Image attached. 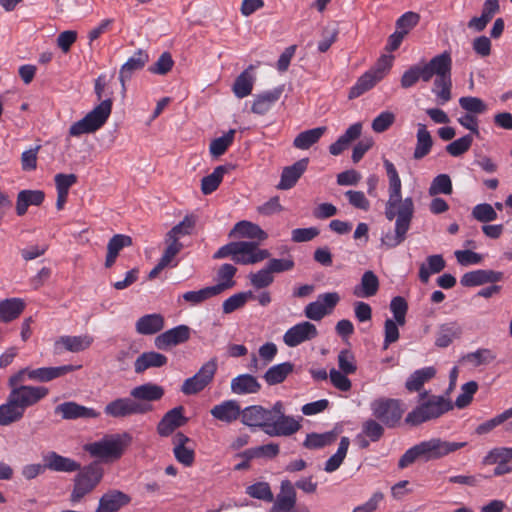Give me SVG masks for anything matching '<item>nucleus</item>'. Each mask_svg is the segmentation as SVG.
Wrapping results in <instances>:
<instances>
[{"label":"nucleus","instance_id":"f257e3e1","mask_svg":"<svg viewBox=\"0 0 512 512\" xmlns=\"http://www.w3.org/2000/svg\"><path fill=\"white\" fill-rule=\"evenodd\" d=\"M383 163L389 180V198L385 206V216L389 221L396 218V222L395 232L386 233L381 238V242L388 248H394L406 238L414 213V203L411 197L402 199L401 179L394 164L387 159Z\"/></svg>","mask_w":512,"mask_h":512},{"label":"nucleus","instance_id":"f03ea898","mask_svg":"<svg viewBox=\"0 0 512 512\" xmlns=\"http://www.w3.org/2000/svg\"><path fill=\"white\" fill-rule=\"evenodd\" d=\"M434 79L433 92L442 100H448V51L433 57L427 63L411 66L401 77L402 88H410L419 80L429 82Z\"/></svg>","mask_w":512,"mask_h":512},{"label":"nucleus","instance_id":"7ed1b4c3","mask_svg":"<svg viewBox=\"0 0 512 512\" xmlns=\"http://www.w3.org/2000/svg\"><path fill=\"white\" fill-rule=\"evenodd\" d=\"M106 87L105 75H100L95 80V94L101 102L82 119L73 123L69 128L71 137H79L83 134H91L99 130L107 122L112 112V99L102 100L104 89Z\"/></svg>","mask_w":512,"mask_h":512},{"label":"nucleus","instance_id":"20e7f679","mask_svg":"<svg viewBox=\"0 0 512 512\" xmlns=\"http://www.w3.org/2000/svg\"><path fill=\"white\" fill-rule=\"evenodd\" d=\"M131 442L132 436L127 432L109 434L98 441L86 444L84 450L92 457L110 463L120 459Z\"/></svg>","mask_w":512,"mask_h":512},{"label":"nucleus","instance_id":"39448f33","mask_svg":"<svg viewBox=\"0 0 512 512\" xmlns=\"http://www.w3.org/2000/svg\"><path fill=\"white\" fill-rule=\"evenodd\" d=\"M420 401V405L406 416V423L418 425L436 418L448 410V403L441 396L428 395L425 392L420 395Z\"/></svg>","mask_w":512,"mask_h":512},{"label":"nucleus","instance_id":"423d86ee","mask_svg":"<svg viewBox=\"0 0 512 512\" xmlns=\"http://www.w3.org/2000/svg\"><path fill=\"white\" fill-rule=\"evenodd\" d=\"M372 415L388 428L396 427L405 412L400 400L392 398H378L371 402Z\"/></svg>","mask_w":512,"mask_h":512},{"label":"nucleus","instance_id":"0eeeda50","mask_svg":"<svg viewBox=\"0 0 512 512\" xmlns=\"http://www.w3.org/2000/svg\"><path fill=\"white\" fill-rule=\"evenodd\" d=\"M103 477L102 468L96 464H90L85 467L74 480V487L70 495V501L73 504L80 502L87 494L92 492L100 483Z\"/></svg>","mask_w":512,"mask_h":512},{"label":"nucleus","instance_id":"6e6552de","mask_svg":"<svg viewBox=\"0 0 512 512\" xmlns=\"http://www.w3.org/2000/svg\"><path fill=\"white\" fill-rule=\"evenodd\" d=\"M301 425L291 416H286L283 404L277 401L272 407V413L265 433L269 436H290L300 429Z\"/></svg>","mask_w":512,"mask_h":512},{"label":"nucleus","instance_id":"1a4fd4ad","mask_svg":"<svg viewBox=\"0 0 512 512\" xmlns=\"http://www.w3.org/2000/svg\"><path fill=\"white\" fill-rule=\"evenodd\" d=\"M217 367L216 359L204 363L195 375L184 380L181 392L185 395H195L204 390L213 381Z\"/></svg>","mask_w":512,"mask_h":512},{"label":"nucleus","instance_id":"9d476101","mask_svg":"<svg viewBox=\"0 0 512 512\" xmlns=\"http://www.w3.org/2000/svg\"><path fill=\"white\" fill-rule=\"evenodd\" d=\"M152 410L151 404L135 401L134 398L122 397L108 403L104 412L113 418H125L131 415L145 414Z\"/></svg>","mask_w":512,"mask_h":512},{"label":"nucleus","instance_id":"9b49d317","mask_svg":"<svg viewBox=\"0 0 512 512\" xmlns=\"http://www.w3.org/2000/svg\"><path fill=\"white\" fill-rule=\"evenodd\" d=\"M49 393L48 388L44 386H21L10 390L8 394L11 403L16 404L24 412L45 398Z\"/></svg>","mask_w":512,"mask_h":512},{"label":"nucleus","instance_id":"f8f14e48","mask_svg":"<svg viewBox=\"0 0 512 512\" xmlns=\"http://www.w3.org/2000/svg\"><path fill=\"white\" fill-rule=\"evenodd\" d=\"M318 336V330L314 324L308 321L300 322L289 328L284 336L283 342L288 347H296L303 342L310 341Z\"/></svg>","mask_w":512,"mask_h":512},{"label":"nucleus","instance_id":"ddd939ff","mask_svg":"<svg viewBox=\"0 0 512 512\" xmlns=\"http://www.w3.org/2000/svg\"><path fill=\"white\" fill-rule=\"evenodd\" d=\"M295 505L296 491L294 485L289 480H283L280 485V492L276 495L269 512H300L294 510ZM301 512H307V510Z\"/></svg>","mask_w":512,"mask_h":512},{"label":"nucleus","instance_id":"4468645a","mask_svg":"<svg viewBox=\"0 0 512 512\" xmlns=\"http://www.w3.org/2000/svg\"><path fill=\"white\" fill-rule=\"evenodd\" d=\"M191 329L186 325H179L169 329L155 338V346L160 350H167L173 346L189 340Z\"/></svg>","mask_w":512,"mask_h":512},{"label":"nucleus","instance_id":"2eb2a0df","mask_svg":"<svg viewBox=\"0 0 512 512\" xmlns=\"http://www.w3.org/2000/svg\"><path fill=\"white\" fill-rule=\"evenodd\" d=\"M149 62V55L147 51L138 49L128 60L121 66L119 71V81L122 90H126V82L129 81L133 74L142 70Z\"/></svg>","mask_w":512,"mask_h":512},{"label":"nucleus","instance_id":"dca6fc26","mask_svg":"<svg viewBox=\"0 0 512 512\" xmlns=\"http://www.w3.org/2000/svg\"><path fill=\"white\" fill-rule=\"evenodd\" d=\"M271 409H265L259 405H253L241 410V421L249 427H260L265 432L269 425Z\"/></svg>","mask_w":512,"mask_h":512},{"label":"nucleus","instance_id":"f3484780","mask_svg":"<svg viewBox=\"0 0 512 512\" xmlns=\"http://www.w3.org/2000/svg\"><path fill=\"white\" fill-rule=\"evenodd\" d=\"M183 411V406H177L169 410L157 425L158 434L167 437L172 434L175 429L185 424L186 418L183 416Z\"/></svg>","mask_w":512,"mask_h":512},{"label":"nucleus","instance_id":"a211bd4d","mask_svg":"<svg viewBox=\"0 0 512 512\" xmlns=\"http://www.w3.org/2000/svg\"><path fill=\"white\" fill-rule=\"evenodd\" d=\"M502 278V272L479 269L465 273L462 276L460 283L464 287H474L486 283H496L502 280Z\"/></svg>","mask_w":512,"mask_h":512},{"label":"nucleus","instance_id":"6ab92c4d","mask_svg":"<svg viewBox=\"0 0 512 512\" xmlns=\"http://www.w3.org/2000/svg\"><path fill=\"white\" fill-rule=\"evenodd\" d=\"M308 158H303L295 162L291 166H287L283 169L280 182L277 188L280 190H288L295 186L297 181L303 175L308 167Z\"/></svg>","mask_w":512,"mask_h":512},{"label":"nucleus","instance_id":"aec40b11","mask_svg":"<svg viewBox=\"0 0 512 512\" xmlns=\"http://www.w3.org/2000/svg\"><path fill=\"white\" fill-rule=\"evenodd\" d=\"M55 414L63 419L72 420L78 418H97L99 413L92 408L82 406L76 402L69 401L55 407Z\"/></svg>","mask_w":512,"mask_h":512},{"label":"nucleus","instance_id":"412c9836","mask_svg":"<svg viewBox=\"0 0 512 512\" xmlns=\"http://www.w3.org/2000/svg\"><path fill=\"white\" fill-rule=\"evenodd\" d=\"M43 461L45 462L46 469L55 471V472H65L71 473L80 470V463L75 460L64 457L54 451H50L43 456Z\"/></svg>","mask_w":512,"mask_h":512},{"label":"nucleus","instance_id":"4be33fe9","mask_svg":"<svg viewBox=\"0 0 512 512\" xmlns=\"http://www.w3.org/2000/svg\"><path fill=\"white\" fill-rule=\"evenodd\" d=\"M415 446L420 460L425 462L439 459L448 454V443L439 439L423 441Z\"/></svg>","mask_w":512,"mask_h":512},{"label":"nucleus","instance_id":"5701e85b","mask_svg":"<svg viewBox=\"0 0 512 512\" xmlns=\"http://www.w3.org/2000/svg\"><path fill=\"white\" fill-rule=\"evenodd\" d=\"M191 443V439L182 432H178L173 437V453L177 461L184 466H191L194 463V449L187 444Z\"/></svg>","mask_w":512,"mask_h":512},{"label":"nucleus","instance_id":"b1692460","mask_svg":"<svg viewBox=\"0 0 512 512\" xmlns=\"http://www.w3.org/2000/svg\"><path fill=\"white\" fill-rule=\"evenodd\" d=\"M130 500L127 494L119 490L108 491L99 499L96 512H117L123 506L127 505Z\"/></svg>","mask_w":512,"mask_h":512},{"label":"nucleus","instance_id":"393cba45","mask_svg":"<svg viewBox=\"0 0 512 512\" xmlns=\"http://www.w3.org/2000/svg\"><path fill=\"white\" fill-rule=\"evenodd\" d=\"M79 367L80 366L63 365L58 367H41L37 369H30L29 379L38 382H49L53 379L64 376L67 373L73 372Z\"/></svg>","mask_w":512,"mask_h":512},{"label":"nucleus","instance_id":"a878e982","mask_svg":"<svg viewBox=\"0 0 512 512\" xmlns=\"http://www.w3.org/2000/svg\"><path fill=\"white\" fill-rule=\"evenodd\" d=\"M163 395V387L151 382L136 386L130 391V396L134 398L135 401L146 404L160 400Z\"/></svg>","mask_w":512,"mask_h":512},{"label":"nucleus","instance_id":"bb28decb","mask_svg":"<svg viewBox=\"0 0 512 512\" xmlns=\"http://www.w3.org/2000/svg\"><path fill=\"white\" fill-rule=\"evenodd\" d=\"M211 415L222 422L231 423L241 415V407L236 400H226L210 410Z\"/></svg>","mask_w":512,"mask_h":512},{"label":"nucleus","instance_id":"cd10ccee","mask_svg":"<svg viewBox=\"0 0 512 512\" xmlns=\"http://www.w3.org/2000/svg\"><path fill=\"white\" fill-rule=\"evenodd\" d=\"M45 199V193L42 190H21L17 194L16 213L23 216L29 206H40Z\"/></svg>","mask_w":512,"mask_h":512},{"label":"nucleus","instance_id":"c85d7f7f","mask_svg":"<svg viewBox=\"0 0 512 512\" xmlns=\"http://www.w3.org/2000/svg\"><path fill=\"white\" fill-rule=\"evenodd\" d=\"M231 391L238 395L255 394L261 390V384L251 374H241L231 380Z\"/></svg>","mask_w":512,"mask_h":512},{"label":"nucleus","instance_id":"c756f323","mask_svg":"<svg viewBox=\"0 0 512 512\" xmlns=\"http://www.w3.org/2000/svg\"><path fill=\"white\" fill-rule=\"evenodd\" d=\"M167 357L155 351L144 352L134 363L135 373L141 374L150 368H159L167 364Z\"/></svg>","mask_w":512,"mask_h":512},{"label":"nucleus","instance_id":"7c9ffc66","mask_svg":"<svg viewBox=\"0 0 512 512\" xmlns=\"http://www.w3.org/2000/svg\"><path fill=\"white\" fill-rule=\"evenodd\" d=\"M379 290V279L376 274L368 270L364 272L361 281L354 287L353 294L358 298H370Z\"/></svg>","mask_w":512,"mask_h":512},{"label":"nucleus","instance_id":"2f4dec72","mask_svg":"<svg viewBox=\"0 0 512 512\" xmlns=\"http://www.w3.org/2000/svg\"><path fill=\"white\" fill-rule=\"evenodd\" d=\"M282 92L283 88L277 87L257 95L252 104L251 111L258 115L267 113L272 105L280 99Z\"/></svg>","mask_w":512,"mask_h":512},{"label":"nucleus","instance_id":"473e14b6","mask_svg":"<svg viewBox=\"0 0 512 512\" xmlns=\"http://www.w3.org/2000/svg\"><path fill=\"white\" fill-rule=\"evenodd\" d=\"M164 327V318L161 314L153 313L140 317L136 324V332L140 335H152L161 331Z\"/></svg>","mask_w":512,"mask_h":512},{"label":"nucleus","instance_id":"72a5a7b5","mask_svg":"<svg viewBox=\"0 0 512 512\" xmlns=\"http://www.w3.org/2000/svg\"><path fill=\"white\" fill-rule=\"evenodd\" d=\"M250 245L249 252L238 253L234 255L233 261L236 264L249 265L261 262L270 257V252L266 249H259L255 241H244Z\"/></svg>","mask_w":512,"mask_h":512},{"label":"nucleus","instance_id":"f704fd0d","mask_svg":"<svg viewBox=\"0 0 512 512\" xmlns=\"http://www.w3.org/2000/svg\"><path fill=\"white\" fill-rule=\"evenodd\" d=\"M236 272L237 268L232 264L225 263L219 267L217 271L218 283L216 285L211 286L216 295H219L224 291L233 288L236 285V282L233 279Z\"/></svg>","mask_w":512,"mask_h":512},{"label":"nucleus","instance_id":"c9c22d12","mask_svg":"<svg viewBox=\"0 0 512 512\" xmlns=\"http://www.w3.org/2000/svg\"><path fill=\"white\" fill-rule=\"evenodd\" d=\"M25 308L20 298H9L0 301V321L8 323L18 318Z\"/></svg>","mask_w":512,"mask_h":512},{"label":"nucleus","instance_id":"e433bc0d","mask_svg":"<svg viewBox=\"0 0 512 512\" xmlns=\"http://www.w3.org/2000/svg\"><path fill=\"white\" fill-rule=\"evenodd\" d=\"M294 365L291 362H283L271 366L263 375V379L269 386L277 385L285 381V379L293 372Z\"/></svg>","mask_w":512,"mask_h":512},{"label":"nucleus","instance_id":"4c0bfd02","mask_svg":"<svg viewBox=\"0 0 512 512\" xmlns=\"http://www.w3.org/2000/svg\"><path fill=\"white\" fill-rule=\"evenodd\" d=\"M326 130L327 128L325 126L305 130L295 137L293 145L297 149L307 150L320 140Z\"/></svg>","mask_w":512,"mask_h":512},{"label":"nucleus","instance_id":"58836bf2","mask_svg":"<svg viewBox=\"0 0 512 512\" xmlns=\"http://www.w3.org/2000/svg\"><path fill=\"white\" fill-rule=\"evenodd\" d=\"M232 235L250 239H258L260 241H263L267 238L266 232L263 231L257 224L245 220L238 222L234 226L230 232V236Z\"/></svg>","mask_w":512,"mask_h":512},{"label":"nucleus","instance_id":"ea45409f","mask_svg":"<svg viewBox=\"0 0 512 512\" xmlns=\"http://www.w3.org/2000/svg\"><path fill=\"white\" fill-rule=\"evenodd\" d=\"M436 374L434 367H424L414 371L406 380L405 387L410 392L419 391Z\"/></svg>","mask_w":512,"mask_h":512},{"label":"nucleus","instance_id":"a19ab883","mask_svg":"<svg viewBox=\"0 0 512 512\" xmlns=\"http://www.w3.org/2000/svg\"><path fill=\"white\" fill-rule=\"evenodd\" d=\"M93 341L92 336L84 334L79 336H62L58 343H61L67 351L76 353L88 349Z\"/></svg>","mask_w":512,"mask_h":512},{"label":"nucleus","instance_id":"79ce46f5","mask_svg":"<svg viewBox=\"0 0 512 512\" xmlns=\"http://www.w3.org/2000/svg\"><path fill=\"white\" fill-rule=\"evenodd\" d=\"M381 80L380 75H376L371 70L364 73L356 82V84L350 89L349 98H357L366 91L373 88L378 81Z\"/></svg>","mask_w":512,"mask_h":512},{"label":"nucleus","instance_id":"37998d69","mask_svg":"<svg viewBox=\"0 0 512 512\" xmlns=\"http://www.w3.org/2000/svg\"><path fill=\"white\" fill-rule=\"evenodd\" d=\"M253 66H249L244 70L235 80L233 85V92L236 97L244 98L251 94L253 89L254 77L251 74Z\"/></svg>","mask_w":512,"mask_h":512},{"label":"nucleus","instance_id":"c03bdc74","mask_svg":"<svg viewBox=\"0 0 512 512\" xmlns=\"http://www.w3.org/2000/svg\"><path fill=\"white\" fill-rule=\"evenodd\" d=\"M24 413L16 404L11 403L8 396L6 403L0 405V425L8 426L19 421L23 418Z\"/></svg>","mask_w":512,"mask_h":512},{"label":"nucleus","instance_id":"a18cd8bd","mask_svg":"<svg viewBox=\"0 0 512 512\" xmlns=\"http://www.w3.org/2000/svg\"><path fill=\"white\" fill-rule=\"evenodd\" d=\"M337 432L328 431L325 433H310L307 435L303 445L308 449H320L334 443L337 439Z\"/></svg>","mask_w":512,"mask_h":512},{"label":"nucleus","instance_id":"49530a36","mask_svg":"<svg viewBox=\"0 0 512 512\" xmlns=\"http://www.w3.org/2000/svg\"><path fill=\"white\" fill-rule=\"evenodd\" d=\"M432 147V137L424 124H418L417 144L414 151V158L421 159L425 157Z\"/></svg>","mask_w":512,"mask_h":512},{"label":"nucleus","instance_id":"de8ad7c7","mask_svg":"<svg viewBox=\"0 0 512 512\" xmlns=\"http://www.w3.org/2000/svg\"><path fill=\"white\" fill-rule=\"evenodd\" d=\"M445 267V260L441 255H432L427 258V265L421 264L419 278L423 283L429 281L430 275L439 273Z\"/></svg>","mask_w":512,"mask_h":512},{"label":"nucleus","instance_id":"09e8293b","mask_svg":"<svg viewBox=\"0 0 512 512\" xmlns=\"http://www.w3.org/2000/svg\"><path fill=\"white\" fill-rule=\"evenodd\" d=\"M227 172V167L220 165L217 166L214 171L205 176L201 180V191L204 195L213 193L220 185L224 174Z\"/></svg>","mask_w":512,"mask_h":512},{"label":"nucleus","instance_id":"8fccbe9b","mask_svg":"<svg viewBox=\"0 0 512 512\" xmlns=\"http://www.w3.org/2000/svg\"><path fill=\"white\" fill-rule=\"evenodd\" d=\"M350 445V440L348 437H342L338 446V449L335 454H333L326 462L324 466V470L327 473H332L336 471L341 464L343 463L347 451Z\"/></svg>","mask_w":512,"mask_h":512},{"label":"nucleus","instance_id":"3c124183","mask_svg":"<svg viewBox=\"0 0 512 512\" xmlns=\"http://www.w3.org/2000/svg\"><path fill=\"white\" fill-rule=\"evenodd\" d=\"M279 454V445L275 443H269L257 447H253L245 450L241 456L248 460L254 458H275Z\"/></svg>","mask_w":512,"mask_h":512},{"label":"nucleus","instance_id":"603ef678","mask_svg":"<svg viewBox=\"0 0 512 512\" xmlns=\"http://www.w3.org/2000/svg\"><path fill=\"white\" fill-rule=\"evenodd\" d=\"M511 418H512V407L506 409L502 413H500V414L496 415L495 417H493V418L485 421L484 423L480 424L476 428V433L479 434V435H483V434L489 433L494 428H496L497 426L503 424L504 422H506L507 420H509Z\"/></svg>","mask_w":512,"mask_h":512},{"label":"nucleus","instance_id":"864d4df0","mask_svg":"<svg viewBox=\"0 0 512 512\" xmlns=\"http://www.w3.org/2000/svg\"><path fill=\"white\" fill-rule=\"evenodd\" d=\"M253 297H254V295L251 291L240 292V293L234 294V295L230 296L229 298H227L223 302V304H222L223 312L225 314H230V313L234 312L235 310L243 307L245 305V303L247 302V300L250 298H253Z\"/></svg>","mask_w":512,"mask_h":512},{"label":"nucleus","instance_id":"5fc2aeb1","mask_svg":"<svg viewBox=\"0 0 512 512\" xmlns=\"http://www.w3.org/2000/svg\"><path fill=\"white\" fill-rule=\"evenodd\" d=\"M235 135V130L231 129L223 136L214 139L210 143V153L214 157H219L223 155L228 147L233 143Z\"/></svg>","mask_w":512,"mask_h":512},{"label":"nucleus","instance_id":"6e6d98bb","mask_svg":"<svg viewBox=\"0 0 512 512\" xmlns=\"http://www.w3.org/2000/svg\"><path fill=\"white\" fill-rule=\"evenodd\" d=\"M250 245L244 241L230 242L220 247L217 252L213 255L214 259H222L231 256L234 258L235 254L249 252Z\"/></svg>","mask_w":512,"mask_h":512},{"label":"nucleus","instance_id":"4d7b16f0","mask_svg":"<svg viewBox=\"0 0 512 512\" xmlns=\"http://www.w3.org/2000/svg\"><path fill=\"white\" fill-rule=\"evenodd\" d=\"M472 217L478 222L489 223L497 219L494 207L488 203H481L473 207Z\"/></svg>","mask_w":512,"mask_h":512},{"label":"nucleus","instance_id":"13d9d810","mask_svg":"<svg viewBox=\"0 0 512 512\" xmlns=\"http://www.w3.org/2000/svg\"><path fill=\"white\" fill-rule=\"evenodd\" d=\"M478 390V384L475 381H469L461 386V392L455 400V406L459 409L467 407Z\"/></svg>","mask_w":512,"mask_h":512},{"label":"nucleus","instance_id":"bf43d9fd","mask_svg":"<svg viewBox=\"0 0 512 512\" xmlns=\"http://www.w3.org/2000/svg\"><path fill=\"white\" fill-rule=\"evenodd\" d=\"M248 278L250 280L251 285L256 289L266 288L270 286L274 281L273 274L266 265L261 270L255 273H250L248 275Z\"/></svg>","mask_w":512,"mask_h":512},{"label":"nucleus","instance_id":"052dcab7","mask_svg":"<svg viewBox=\"0 0 512 512\" xmlns=\"http://www.w3.org/2000/svg\"><path fill=\"white\" fill-rule=\"evenodd\" d=\"M496 358L495 353L487 348L478 349L475 352L468 353L465 356L466 361L474 366L486 365L494 361Z\"/></svg>","mask_w":512,"mask_h":512},{"label":"nucleus","instance_id":"680f3d73","mask_svg":"<svg viewBox=\"0 0 512 512\" xmlns=\"http://www.w3.org/2000/svg\"><path fill=\"white\" fill-rule=\"evenodd\" d=\"M246 492L249 496L266 502H272L274 500L271 488L266 482H258L250 485L247 487Z\"/></svg>","mask_w":512,"mask_h":512},{"label":"nucleus","instance_id":"e2e57ef3","mask_svg":"<svg viewBox=\"0 0 512 512\" xmlns=\"http://www.w3.org/2000/svg\"><path fill=\"white\" fill-rule=\"evenodd\" d=\"M195 225V221L189 217L186 216L180 223L175 225L167 234L166 237L169 239H175L177 241L180 240V238L190 235L191 231Z\"/></svg>","mask_w":512,"mask_h":512},{"label":"nucleus","instance_id":"0e129e2a","mask_svg":"<svg viewBox=\"0 0 512 512\" xmlns=\"http://www.w3.org/2000/svg\"><path fill=\"white\" fill-rule=\"evenodd\" d=\"M216 296L211 286L202 288L198 291H188L182 295L184 301L189 302L191 305H198L202 302Z\"/></svg>","mask_w":512,"mask_h":512},{"label":"nucleus","instance_id":"69168bd1","mask_svg":"<svg viewBox=\"0 0 512 512\" xmlns=\"http://www.w3.org/2000/svg\"><path fill=\"white\" fill-rule=\"evenodd\" d=\"M339 371L344 374H353L357 370L356 359L352 351L345 349L338 354Z\"/></svg>","mask_w":512,"mask_h":512},{"label":"nucleus","instance_id":"338daca9","mask_svg":"<svg viewBox=\"0 0 512 512\" xmlns=\"http://www.w3.org/2000/svg\"><path fill=\"white\" fill-rule=\"evenodd\" d=\"M390 310L393 313L394 320L399 326H403L406 322V313L408 310L406 300L401 296L394 297L390 302Z\"/></svg>","mask_w":512,"mask_h":512},{"label":"nucleus","instance_id":"774afa93","mask_svg":"<svg viewBox=\"0 0 512 512\" xmlns=\"http://www.w3.org/2000/svg\"><path fill=\"white\" fill-rule=\"evenodd\" d=\"M459 104L469 114H482L487 111L486 103L477 97H461Z\"/></svg>","mask_w":512,"mask_h":512}]
</instances>
